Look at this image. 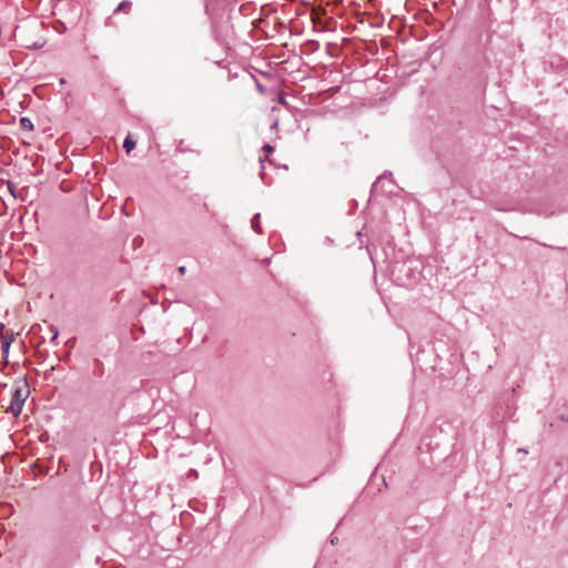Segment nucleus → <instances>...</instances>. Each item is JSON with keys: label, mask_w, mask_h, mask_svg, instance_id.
Here are the masks:
<instances>
[{"label": "nucleus", "mask_w": 568, "mask_h": 568, "mask_svg": "<svg viewBox=\"0 0 568 568\" xmlns=\"http://www.w3.org/2000/svg\"><path fill=\"white\" fill-rule=\"evenodd\" d=\"M30 392L26 382H19L13 385V390L8 405H1L6 408V412L11 413L13 416H18L28 398Z\"/></svg>", "instance_id": "nucleus-1"}, {"label": "nucleus", "mask_w": 568, "mask_h": 568, "mask_svg": "<svg viewBox=\"0 0 568 568\" xmlns=\"http://www.w3.org/2000/svg\"><path fill=\"white\" fill-rule=\"evenodd\" d=\"M136 145V142L132 139V136L129 134L123 143V148L125 149L126 153H130Z\"/></svg>", "instance_id": "nucleus-2"}, {"label": "nucleus", "mask_w": 568, "mask_h": 568, "mask_svg": "<svg viewBox=\"0 0 568 568\" xmlns=\"http://www.w3.org/2000/svg\"><path fill=\"white\" fill-rule=\"evenodd\" d=\"M11 343H12V337H10V338L4 337V338H3V341H2V345H1V349H2V355H3V357H7V356H8V353H9L10 346H11Z\"/></svg>", "instance_id": "nucleus-3"}, {"label": "nucleus", "mask_w": 568, "mask_h": 568, "mask_svg": "<svg viewBox=\"0 0 568 568\" xmlns=\"http://www.w3.org/2000/svg\"><path fill=\"white\" fill-rule=\"evenodd\" d=\"M20 126L26 131H32L33 130V123L29 118H21L20 119Z\"/></svg>", "instance_id": "nucleus-4"}, {"label": "nucleus", "mask_w": 568, "mask_h": 568, "mask_svg": "<svg viewBox=\"0 0 568 568\" xmlns=\"http://www.w3.org/2000/svg\"><path fill=\"white\" fill-rule=\"evenodd\" d=\"M130 7H131V2L129 1H122L118 8L115 9V12H129L130 10Z\"/></svg>", "instance_id": "nucleus-5"}, {"label": "nucleus", "mask_w": 568, "mask_h": 568, "mask_svg": "<svg viewBox=\"0 0 568 568\" xmlns=\"http://www.w3.org/2000/svg\"><path fill=\"white\" fill-rule=\"evenodd\" d=\"M252 227L256 231V232H261L260 230V224H258V215H255L252 220Z\"/></svg>", "instance_id": "nucleus-6"}, {"label": "nucleus", "mask_w": 568, "mask_h": 568, "mask_svg": "<svg viewBox=\"0 0 568 568\" xmlns=\"http://www.w3.org/2000/svg\"><path fill=\"white\" fill-rule=\"evenodd\" d=\"M263 150H264L265 152H267V153H271V152H273V150H274V149H273V146H271L270 144H265V145L263 146Z\"/></svg>", "instance_id": "nucleus-7"}, {"label": "nucleus", "mask_w": 568, "mask_h": 568, "mask_svg": "<svg viewBox=\"0 0 568 568\" xmlns=\"http://www.w3.org/2000/svg\"><path fill=\"white\" fill-rule=\"evenodd\" d=\"M179 272H180V274H182V275H183V274H185V266H180V267H179Z\"/></svg>", "instance_id": "nucleus-8"}]
</instances>
